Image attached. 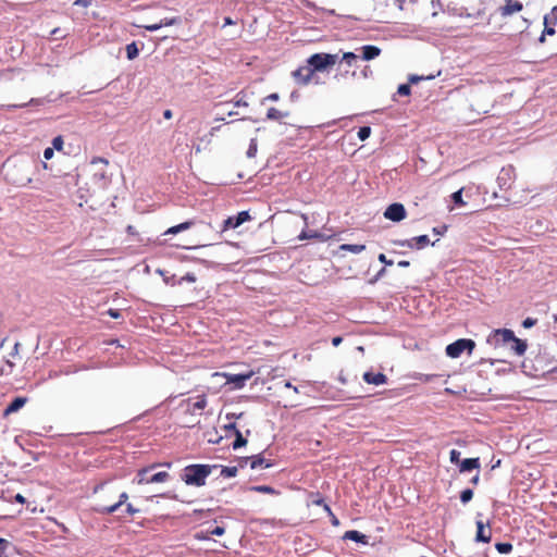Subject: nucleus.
<instances>
[{
  "label": "nucleus",
  "instance_id": "3c124183",
  "mask_svg": "<svg viewBox=\"0 0 557 557\" xmlns=\"http://www.w3.org/2000/svg\"><path fill=\"white\" fill-rule=\"evenodd\" d=\"M535 323H536V320H535V319L527 318V319L522 322V325H523V327L529 329V327H532L533 325H535Z\"/></svg>",
  "mask_w": 557,
  "mask_h": 557
},
{
  "label": "nucleus",
  "instance_id": "c85d7f7f",
  "mask_svg": "<svg viewBox=\"0 0 557 557\" xmlns=\"http://www.w3.org/2000/svg\"><path fill=\"white\" fill-rule=\"evenodd\" d=\"M207 407V397L206 395H199L196 401L193 404L194 410H202Z\"/></svg>",
  "mask_w": 557,
  "mask_h": 557
},
{
  "label": "nucleus",
  "instance_id": "5fc2aeb1",
  "mask_svg": "<svg viewBox=\"0 0 557 557\" xmlns=\"http://www.w3.org/2000/svg\"><path fill=\"white\" fill-rule=\"evenodd\" d=\"M108 314L113 319H119L121 317V312L116 309H109Z\"/></svg>",
  "mask_w": 557,
  "mask_h": 557
},
{
  "label": "nucleus",
  "instance_id": "680f3d73",
  "mask_svg": "<svg viewBox=\"0 0 557 557\" xmlns=\"http://www.w3.org/2000/svg\"><path fill=\"white\" fill-rule=\"evenodd\" d=\"M330 518H331V522L333 525L337 527L339 524V520L333 512H332V515H330Z\"/></svg>",
  "mask_w": 557,
  "mask_h": 557
},
{
  "label": "nucleus",
  "instance_id": "e433bc0d",
  "mask_svg": "<svg viewBox=\"0 0 557 557\" xmlns=\"http://www.w3.org/2000/svg\"><path fill=\"white\" fill-rule=\"evenodd\" d=\"M451 198H453V201L457 205V206H465L466 202L463 201L462 199V188L455 191L453 195H451Z\"/></svg>",
  "mask_w": 557,
  "mask_h": 557
},
{
  "label": "nucleus",
  "instance_id": "a211bd4d",
  "mask_svg": "<svg viewBox=\"0 0 557 557\" xmlns=\"http://www.w3.org/2000/svg\"><path fill=\"white\" fill-rule=\"evenodd\" d=\"M195 224L194 221L189 220V221H185L183 223H180L177 225H174V226H171L169 227L164 233L163 235H175V234H178L181 232H184L186 230H189L193 225Z\"/></svg>",
  "mask_w": 557,
  "mask_h": 557
},
{
  "label": "nucleus",
  "instance_id": "4468645a",
  "mask_svg": "<svg viewBox=\"0 0 557 557\" xmlns=\"http://www.w3.org/2000/svg\"><path fill=\"white\" fill-rule=\"evenodd\" d=\"M128 499L127 493L123 492L119 495V500L110 506H104L98 509V512L102 515H111L116 511L122 505H124Z\"/></svg>",
  "mask_w": 557,
  "mask_h": 557
},
{
  "label": "nucleus",
  "instance_id": "f3484780",
  "mask_svg": "<svg viewBox=\"0 0 557 557\" xmlns=\"http://www.w3.org/2000/svg\"><path fill=\"white\" fill-rule=\"evenodd\" d=\"M247 460L250 461V468L257 469V468H270L272 467V462L263 458L261 455H256L247 458Z\"/></svg>",
  "mask_w": 557,
  "mask_h": 557
},
{
  "label": "nucleus",
  "instance_id": "864d4df0",
  "mask_svg": "<svg viewBox=\"0 0 557 557\" xmlns=\"http://www.w3.org/2000/svg\"><path fill=\"white\" fill-rule=\"evenodd\" d=\"M139 510L135 507H133L132 504H126V512L129 515V516H134L135 513H137Z\"/></svg>",
  "mask_w": 557,
  "mask_h": 557
},
{
  "label": "nucleus",
  "instance_id": "f257e3e1",
  "mask_svg": "<svg viewBox=\"0 0 557 557\" xmlns=\"http://www.w3.org/2000/svg\"><path fill=\"white\" fill-rule=\"evenodd\" d=\"M215 468V465H188L183 470L182 480L185 482L186 485H193L198 487L203 486L206 484L207 478Z\"/></svg>",
  "mask_w": 557,
  "mask_h": 557
},
{
  "label": "nucleus",
  "instance_id": "338daca9",
  "mask_svg": "<svg viewBox=\"0 0 557 557\" xmlns=\"http://www.w3.org/2000/svg\"><path fill=\"white\" fill-rule=\"evenodd\" d=\"M15 500L20 504H24L25 503V497L21 494H16L15 495Z\"/></svg>",
  "mask_w": 557,
  "mask_h": 557
},
{
  "label": "nucleus",
  "instance_id": "aec40b11",
  "mask_svg": "<svg viewBox=\"0 0 557 557\" xmlns=\"http://www.w3.org/2000/svg\"><path fill=\"white\" fill-rule=\"evenodd\" d=\"M528 348L527 342L522 341L515 336V338L511 341V347L510 349L517 355L522 356L524 355L525 350Z\"/></svg>",
  "mask_w": 557,
  "mask_h": 557
},
{
  "label": "nucleus",
  "instance_id": "8fccbe9b",
  "mask_svg": "<svg viewBox=\"0 0 557 557\" xmlns=\"http://www.w3.org/2000/svg\"><path fill=\"white\" fill-rule=\"evenodd\" d=\"M53 153H54V149L52 147H48L44 151V158L46 160H50L53 157Z\"/></svg>",
  "mask_w": 557,
  "mask_h": 557
},
{
  "label": "nucleus",
  "instance_id": "6ab92c4d",
  "mask_svg": "<svg viewBox=\"0 0 557 557\" xmlns=\"http://www.w3.org/2000/svg\"><path fill=\"white\" fill-rule=\"evenodd\" d=\"M480 468V459L479 458H467L459 463V471L466 472L471 471L473 469Z\"/></svg>",
  "mask_w": 557,
  "mask_h": 557
},
{
  "label": "nucleus",
  "instance_id": "58836bf2",
  "mask_svg": "<svg viewBox=\"0 0 557 557\" xmlns=\"http://www.w3.org/2000/svg\"><path fill=\"white\" fill-rule=\"evenodd\" d=\"M410 85L411 84H401L398 86V89H397V92L400 95V96H409L410 92H411V88H410Z\"/></svg>",
  "mask_w": 557,
  "mask_h": 557
},
{
  "label": "nucleus",
  "instance_id": "cd10ccee",
  "mask_svg": "<svg viewBox=\"0 0 557 557\" xmlns=\"http://www.w3.org/2000/svg\"><path fill=\"white\" fill-rule=\"evenodd\" d=\"M247 444V440L244 438L242 432L239 430H236L235 433V441L233 442V448L238 449Z\"/></svg>",
  "mask_w": 557,
  "mask_h": 557
},
{
  "label": "nucleus",
  "instance_id": "0e129e2a",
  "mask_svg": "<svg viewBox=\"0 0 557 557\" xmlns=\"http://www.w3.org/2000/svg\"><path fill=\"white\" fill-rule=\"evenodd\" d=\"M343 342V338L341 336H336L332 339V344L334 346H338Z\"/></svg>",
  "mask_w": 557,
  "mask_h": 557
},
{
  "label": "nucleus",
  "instance_id": "412c9836",
  "mask_svg": "<svg viewBox=\"0 0 557 557\" xmlns=\"http://www.w3.org/2000/svg\"><path fill=\"white\" fill-rule=\"evenodd\" d=\"M344 539L345 540H351V541H355V542H358V543H362V544H367L368 543L367 535L360 533L357 530L346 531L345 534H344Z\"/></svg>",
  "mask_w": 557,
  "mask_h": 557
},
{
  "label": "nucleus",
  "instance_id": "052dcab7",
  "mask_svg": "<svg viewBox=\"0 0 557 557\" xmlns=\"http://www.w3.org/2000/svg\"><path fill=\"white\" fill-rule=\"evenodd\" d=\"M75 5L88 7L90 4V0H76L74 2Z\"/></svg>",
  "mask_w": 557,
  "mask_h": 557
},
{
  "label": "nucleus",
  "instance_id": "e2e57ef3",
  "mask_svg": "<svg viewBox=\"0 0 557 557\" xmlns=\"http://www.w3.org/2000/svg\"><path fill=\"white\" fill-rule=\"evenodd\" d=\"M172 116H173V112H172V110L166 109V110L163 112V117H164V119L170 120V119H172Z\"/></svg>",
  "mask_w": 557,
  "mask_h": 557
},
{
  "label": "nucleus",
  "instance_id": "b1692460",
  "mask_svg": "<svg viewBox=\"0 0 557 557\" xmlns=\"http://www.w3.org/2000/svg\"><path fill=\"white\" fill-rule=\"evenodd\" d=\"M250 491L270 495H277L278 492L269 485H253L249 487Z\"/></svg>",
  "mask_w": 557,
  "mask_h": 557
},
{
  "label": "nucleus",
  "instance_id": "a18cd8bd",
  "mask_svg": "<svg viewBox=\"0 0 557 557\" xmlns=\"http://www.w3.org/2000/svg\"><path fill=\"white\" fill-rule=\"evenodd\" d=\"M194 537L196 540H198V541L209 540L210 539L209 530H207V531H199V532L195 533Z\"/></svg>",
  "mask_w": 557,
  "mask_h": 557
},
{
  "label": "nucleus",
  "instance_id": "69168bd1",
  "mask_svg": "<svg viewBox=\"0 0 557 557\" xmlns=\"http://www.w3.org/2000/svg\"><path fill=\"white\" fill-rule=\"evenodd\" d=\"M397 264L400 268H408L410 265V262L407 260H400Z\"/></svg>",
  "mask_w": 557,
  "mask_h": 557
},
{
  "label": "nucleus",
  "instance_id": "423d86ee",
  "mask_svg": "<svg viewBox=\"0 0 557 557\" xmlns=\"http://www.w3.org/2000/svg\"><path fill=\"white\" fill-rule=\"evenodd\" d=\"M292 75L297 84L308 85L314 76V70H312V67L307 64L295 70Z\"/></svg>",
  "mask_w": 557,
  "mask_h": 557
},
{
  "label": "nucleus",
  "instance_id": "9d476101",
  "mask_svg": "<svg viewBox=\"0 0 557 557\" xmlns=\"http://www.w3.org/2000/svg\"><path fill=\"white\" fill-rule=\"evenodd\" d=\"M495 344H508L515 338V333L509 329H498L492 334Z\"/></svg>",
  "mask_w": 557,
  "mask_h": 557
},
{
  "label": "nucleus",
  "instance_id": "603ef678",
  "mask_svg": "<svg viewBox=\"0 0 557 557\" xmlns=\"http://www.w3.org/2000/svg\"><path fill=\"white\" fill-rule=\"evenodd\" d=\"M377 259H379L380 262L384 263L385 265H392L393 264V261L388 260L384 253H380Z\"/></svg>",
  "mask_w": 557,
  "mask_h": 557
},
{
  "label": "nucleus",
  "instance_id": "ea45409f",
  "mask_svg": "<svg viewBox=\"0 0 557 557\" xmlns=\"http://www.w3.org/2000/svg\"><path fill=\"white\" fill-rule=\"evenodd\" d=\"M311 497H312V505L314 506H323L325 504V500L324 498L319 494V493H315V494H311Z\"/></svg>",
  "mask_w": 557,
  "mask_h": 557
},
{
  "label": "nucleus",
  "instance_id": "6e6552de",
  "mask_svg": "<svg viewBox=\"0 0 557 557\" xmlns=\"http://www.w3.org/2000/svg\"><path fill=\"white\" fill-rule=\"evenodd\" d=\"M523 4L518 0H504V5L499 7L500 16L507 17L522 11Z\"/></svg>",
  "mask_w": 557,
  "mask_h": 557
},
{
  "label": "nucleus",
  "instance_id": "37998d69",
  "mask_svg": "<svg viewBox=\"0 0 557 557\" xmlns=\"http://www.w3.org/2000/svg\"><path fill=\"white\" fill-rule=\"evenodd\" d=\"M444 376L443 374H419L418 380L423 383L432 381L434 377Z\"/></svg>",
  "mask_w": 557,
  "mask_h": 557
},
{
  "label": "nucleus",
  "instance_id": "49530a36",
  "mask_svg": "<svg viewBox=\"0 0 557 557\" xmlns=\"http://www.w3.org/2000/svg\"><path fill=\"white\" fill-rule=\"evenodd\" d=\"M371 74V67L369 65H364L357 77L368 78Z\"/></svg>",
  "mask_w": 557,
  "mask_h": 557
},
{
  "label": "nucleus",
  "instance_id": "a878e982",
  "mask_svg": "<svg viewBox=\"0 0 557 557\" xmlns=\"http://www.w3.org/2000/svg\"><path fill=\"white\" fill-rule=\"evenodd\" d=\"M357 60H358V55L354 52H345L342 55V61L345 62V64L348 67L355 66Z\"/></svg>",
  "mask_w": 557,
  "mask_h": 557
},
{
  "label": "nucleus",
  "instance_id": "4c0bfd02",
  "mask_svg": "<svg viewBox=\"0 0 557 557\" xmlns=\"http://www.w3.org/2000/svg\"><path fill=\"white\" fill-rule=\"evenodd\" d=\"M555 34H556L555 26H553L552 23H549V22H544L543 35L554 36Z\"/></svg>",
  "mask_w": 557,
  "mask_h": 557
},
{
  "label": "nucleus",
  "instance_id": "c756f323",
  "mask_svg": "<svg viewBox=\"0 0 557 557\" xmlns=\"http://www.w3.org/2000/svg\"><path fill=\"white\" fill-rule=\"evenodd\" d=\"M238 472L237 467H222L221 475L224 478H234Z\"/></svg>",
  "mask_w": 557,
  "mask_h": 557
},
{
  "label": "nucleus",
  "instance_id": "bb28decb",
  "mask_svg": "<svg viewBox=\"0 0 557 557\" xmlns=\"http://www.w3.org/2000/svg\"><path fill=\"white\" fill-rule=\"evenodd\" d=\"M139 50L136 42H131L126 46V55L128 60H134L138 57Z\"/></svg>",
  "mask_w": 557,
  "mask_h": 557
},
{
  "label": "nucleus",
  "instance_id": "774afa93",
  "mask_svg": "<svg viewBox=\"0 0 557 557\" xmlns=\"http://www.w3.org/2000/svg\"><path fill=\"white\" fill-rule=\"evenodd\" d=\"M234 24H235V22L230 16L224 18V25L223 26H228V25H234Z\"/></svg>",
  "mask_w": 557,
  "mask_h": 557
},
{
  "label": "nucleus",
  "instance_id": "39448f33",
  "mask_svg": "<svg viewBox=\"0 0 557 557\" xmlns=\"http://www.w3.org/2000/svg\"><path fill=\"white\" fill-rule=\"evenodd\" d=\"M394 244L409 249H422L430 245V238L428 235H420L410 239L395 240Z\"/></svg>",
  "mask_w": 557,
  "mask_h": 557
},
{
  "label": "nucleus",
  "instance_id": "6e6d98bb",
  "mask_svg": "<svg viewBox=\"0 0 557 557\" xmlns=\"http://www.w3.org/2000/svg\"><path fill=\"white\" fill-rule=\"evenodd\" d=\"M50 35L55 37V38H63L64 37V35L61 34V29L59 27L53 28L51 30Z\"/></svg>",
  "mask_w": 557,
  "mask_h": 557
},
{
  "label": "nucleus",
  "instance_id": "c03bdc74",
  "mask_svg": "<svg viewBox=\"0 0 557 557\" xmlns=\"http://www.w3.org/2000/svg\"><path fill=\"white\" fill-rule=\"evenodd\" d=\"M52 148L55 150H62L63 148V138L62 136H57L52 140Z\"/></svg>",
  "mask_w": 557,
  "mask_h": 557
},
{
  "label": "nucleus",
  "instance_id": "ddd939ff",
  "mask_svg": "<svg viewBox=\"0 0 557 557\" xmlns=\"http://www.w3.org/2000/svg\"><path fill=\"white\" fill-rule=\"evenodd\" d=\"M363 380L368 384L382 385L387 382V376L382 372L374 373V372L368 371V372H364Z\"/></svg>",
  "mask_w": 557,
  "mask_h": 557
},
{
  "label": "nucleus",
  "instance_id": "1a4fd4ad",
  "mask_svg": "<svg viewBox=\"0 0 557 557\" xmlns=\"http://www.w3.org/2000/svg\"><path fill=\"white\" fill-rule=\"evenodd\" d=\"M250 219L251 216L248 213V211H242L236 216H228L226 220H224L223 231H226L228 228H236L244 222L249 221Z\"/></svg>",
  "mask_w": 557,
  "mask_h": 557
},
{
  "label": "nucleus",
  "instance_id": "79ce46f5",
  "mask_svg": "<svg viewBox=\"0 0 557 557\" xmlns=\"http://www.w3.org/2000/svg\"><path fill=\"white\" fill-rule=\"evenodd\" d=\"M348 76L352 77V78H356L358 76V73L357 71H348L346 70L345 72H342V73H338L335 78H347Z\"/></svg>",
  "mask_w": 557,
  "mask_h": 557
},
{
  "label": "nucleus",
  "instance_id": "393cba45",
  "mask_svg": "<svg viewBox=\"0 0 557 557\" xmlns=\"http://www.w3.org/2000/svg\"><path fill=\"white\" fill-rule=\"evenodd\" d=\"M339 249L343 251H349L352 253H360L366 249L364 245H356V244H343L339 246Z\"/></svg>",
  "mask_w": 557,
  "mask_h": 557
},
{
  "label": "nucleus",
  "instance_id": "20e7f679",
  "mask_svg": "<svg viewBox=\"0 0 557 557\" xmlns=\"http://www.w3.org/2000/svg\"><path fill=\"white\" fill-rule=\"evenodd\" d=\"M475 347V343L472 339L469 338H460L456 342L447 345L446 347V354L450 358H458L461 356L463 351H468V354H471L472 350Z\"/></svg>",
  "mask_w": 557,
  "mask_h": 557
},
{
  "label": "nucleus",
  "instance_id": "9b49d317",
  "mask_svg": "<svg viewBox=\"0 0 557 557\" xmlns=\"http://www.w3.org/2000/svg\"><path fill=\"white\" fill-rule=\"evenodd\" d=\"M476 541L488 543L492 539V531L490 525H485L483 521L479 520L476 521Z\"/></svg>",
  "mask_w": 557,
  "mask_h": 557
},
{
  "label": "nucleus",
  "instance_id": "f8f14e48",
  "mask_svg": "<svg viewBox=\"0 0 557 557\" xmlns=\"http://www.w3.org/2000/svg\"><path fill=\"white\" fill-rule=\"evenodd\" d=\"M253 375V372L250 371L246 374H227L226 381L227 383L234 384L235 388L244 387L245 383Z\"/></svg>",
  "mask_w": 557,
  "mask_h": 557
},
{
  "label": "nucleus",
  "instance_id": "4d7b16f0",
  "mask_svg": "<svg viewBox=\"0 0 557 557\" xmlns=\"http://www.w3.org/2000/svg\"><path fill=\"white\" fill-rule=\"evenodd\" d=\"M278 99H280V96L276 92L270 94L264 98V100H270V101H277Z\"/></svg>",
  "mask_w": 557,
  "mask_h": 557
},
{
  "label": "nucleus",
  "instance_id": "09e8293b",
  "mask_svg": "<svg viewBox=\"0 0 557 557\" xmlns=\"http://www.w3.org/2000/svg\"><path fill=\"white\" fill-rule=\"evenodd\" d=\"M211 512H212V510H211V509H207V510H205V509H195V510L193 511V515H194V516H199V517H207V516H209Z\"/></svg>",
  "mask_w": 557,
  "mask_h": 557
},
{
  "label": "nucleus",
  "instance_id": "473e14b6",
  "mask_svg": "<svg viewBox=\"0 0 557 557\" xmlns=\"http://www.w3.org/2000/svg\"><path fill=\"white\" fill-rule=\"evenodd\" d=\"M196 281L197 277L194 273H186L184 276L180 277L177 282H174L173 285H182L184 282L195 283Z\"/></svg>",
  "mask_w": 557,
  "mask_h": 557
},
{
  "label": "nucleus",
  "instance_id": "f704fd0d",
  "mask_svg": "<svg viewBox=\"0 0 557 557\" xmlns=\"http://www.w3.org/2000/svg\"><path fill=\"white\" fill-rule=\"evenodd\" d=\"M370 135H371V127L370 126H362L358 131V137L362 141L368 139L370 137Z\"/></svg>",
  "mask_w": 557,
  "mask_h": 557
},
{
  "label": "nucleus",
  "instance_id": "72a5a7b5",
  "mask_svg": "<svg viewBox=\"0 0 557 557\" xmlns=\"http://www.w3.org/2000/svg\"><path fill=\"white\" fill-rule=\"evenodd\" d=\"M173 22L172 21H168L165 20L164 22L161 21L159 24H151V25H146L144 26L147 30L149 32H154V30H158L159 28H161L162 26H169L171 25Z\"/></svg>",
  "mask_w": 557,
  "mask_h": 557
},
{
  "label": "nucleus",
  "instance_id": "7c9ffc66",
  "mask_svg": "<svg viewBox=\"0 0 557 557\" xmlns=\"http://www.w3.org/2000/svg\"><path fill=\"white\" fill-rule=\"evenodd\" d=\"M544 22H549L553 26H557V5L552 9L549 14L544 16Z\"/></svg>",
  "mask_w": 557,
  "mask_h": 557
},
{
  "label": "nucleus",
  "instance_id": "5701e85b",
  "mask_svg": "<svg viewBox=\"0 0 557 557\" xmlns=\"http://www.w3.org/2000/svg\"><path fill=\"white\" fill-rule=\"evenodd\" d=\"M288 115L287 112H282L277 110L276 108H270L267 112V119L272 121H281L282 119L286 117Z\"/></svg>",
  "mask_w": 557,
  "mask_h": 557
},
{
  "label": "nucleus",
  "instance_id": "de8ad7c7",
  "mask_svg": "<svg viewBox=\"0 0 557 557\" xmlns=\"http://www.w3.org/2000/svg\"><path fill=\"white\" fill-rule=\"evenodd\" d=\"M209 533H210V536L211 535L221 536L225 533V528L224 527H215L212 530H209Z\"/></svg>",
  "mask_w": 557,
  "mask_h": 557
},
{
  "label": "nucleus",
  "instance_id": "c9c22d12",
  "mask_svg": "<svg viewBox=\"0 0 557 557\" xmlns=\"http://www.w3.org/2000/svg\"><path fill=\"white\" fill-rule=\"evenodd\" d=\"M472 497H473V491L470 488H466L460 493V500L463 504H467L468 502H470L472 499Z\"/></svg>",
  "mask_w": 557,
  "mask_h": 557
},
{
  "label": "nucleus",
  "instance_id": "dca6fc26",
  "mask_svg": "<svg viewBox=\"0 0 557 557\" xmlns=\"http://www.w3.org/2000/svg\"><path fill=\"white\" fill-rule=\"evenodd\" d=\"M361 57L366 61H370L380 55L381 49L373 45H366L360 48Z\"/></svg>",
  "mask_w": 557,
  "mask_h": 557
},
{
  "label": "nucleus",
  "instance_id": "13d9d810",
  "mask_svg": "<svg viewBox=\"0 0 557 557\" xmlns=\"http://www.w3.org/2000/svg\"><path fill=\"white\" fill-rule=\"evenodd\" d=\"M9 545V542L5 539L0 537V550L4 552Z\"/></svg>",
  "mask_w": 557,
  "mask_h": 557
},
{
  "label": "nucleus",
  "instance_id": "bf43d9fd",
  "mask_svg": "<svg viewBox=\"0 0 557 557\" xmlns=\"http://www.w3.org/2000/svg\"><path fill=\"white\" fill-rule=\"evenodd\" d=\"M224 428L226 431H233L234 434L236 433V430H238L235 422H232V423L225 425Z\"/></svg>",
  "mask_w": 557,
  "mask_h": 557
},
{
  "label": "nucleus",
  "instance_id": "f03ea898",
  "mask_svg": "<svg viewBox=\"0 0 557 557\" xmlns=\"http://www.w3.org/2000/svg\"><path fill=\"white\" fill-rule=\"evenodd\" d=\"M157 465H151L146 468H141L137 471L136 474V483L138 485L152 484V483H163L170 479V474L166 471H160L152 475H149V472L154 469Z\"/></svg>",
  "mask_w": 557,
  "mask_h": 557
},
{
  "label": "nucleus",
  "instance_id": "a19ab883",
  "mask_svg": "<svg viewBox=\"0 0 557 557\" xmlns=\"http://www.w3.org/2000/svg\"><path fill=\"white\" fill-rule=\"evenodd\" d=\"M460 451L457 449H451L449 453V460L451 463H460Z\"/></svg>",
  "mask_w": 557,
  "mask_h": 557
},
{
  "label": "nucleus",
  "instance_id": "7ed1b4c3",
  "mask_svg": "<svg viewBox=\"0 0 557 557\" xmlns=\"http://www.w3.org/2000/svg\"><path fill=\"white\" fill-rule=\"evenodd\" d=\"M338 60V54L331 53H314L308 60L307 63L315 72H323L327 67L333 66Z\"/></svg>",
  "mask_w": 557,
  "mask_h": 557
},
{
  "label": "nucleus",
  "instance_id": "0eeeda50",
  "mask_svg": "<svg viewBox=\"0 0 557 557\" xmlns=\"http://www.w3.org/2000/svg\"><path fill=\"white\" fill-rule=\"evenodd\" d=\"M384 216L393 222H399L406 218V209L403 203H392L386 208Z\"/></svg>",
  "mask_w": 557,
  "mask_h": 557
},
{
  "label": "nucleus",
  "instance_id": "4be33fe9",
  "mask_svg": "<svg viewBox=\"0 0 557 557\" xmlns=\"http://www.w3.org/2000/svg\"><path fill=\"white\" fill-rule=\"evenodd\" d=\"M441 72H437V74H428V75H417V74H410L408 76V83L409 84H418L421 81H430L434 79L436 76H438Z\"/></svg>",
  "mask_w": 557,
  "mask_h": 557
},
{
  "label": "nucleus",
  "instance_id": "2f4dec72",
  "mask_svg": "<svg viewBox=\"0 0 557 557\" xmlns=\"http://www.w3.org/2000/svg\"><path fill=\"white\" fill-rule=\"evenodd\" d=\"M495 548L500 554H509L512 550V544L511 543H496Z\"/></svg>",
  "mask_w": 557,
  "mask_h": 557
},
{
  "label": "nucleus",
  "instance_id": "2eb2a0df",
  "mask_svg": "<svg viewBox=\"0 0 557 557\" xmlns=\"http://www.w3.org/2000/svg\"><path fill=\"white\" fill-rule=\"evenodd\" d=\"M27 403L26 397L14 398L3 411V417L7 418L11 413L18 411Z\"/></svg>",
  "mask_w": 557,
  "mask_h": 557
}]
</instances>
